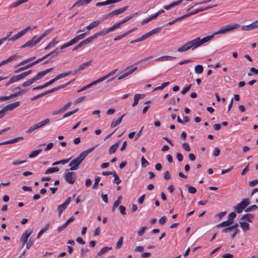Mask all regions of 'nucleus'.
I'll list each match as a JSON object with an SVG mask.
<instances>
[{
	"label": "nucleus",
	"mask_w": 258,
	"mask_h": 258,
	"mask_svg": "<svg viewBox=\"0 0 258 258\" xmlns=\"http://www.w3.org/2000/svg\"><path fill=\"white\" fill-rule=\"evenodd\" d=\"M81 39V34L78 35L77 36H76L74 38L72 39L70 41L64 44L61 46L60 49H62L63 48H65L67 47H69L74 44L78 42Z\"/></svg>",
	"instance_id": "9b49d317"
},
{
	"label": "nucleus",
	"mask_w": 258,
	"mask_h": 258,
	"mask_svg": "<svg viewBox=\"0 0 258 258\" xmlns=\"http://www.w3.org/2000/svg\"><path fill=\"white\" fill-rule=\"evenodd\" d=\"M36 28H37V26H34L33 28L31 27V26H28L26 27L24 29L21 30V31L24 35L29 30H34V29H36Z\"/></svg>",
	"instance_id": "c03bdc74"
},
{
	"label": "nucleus",
	"mask_w": 258,
	"mask_h": 258,
	"mask_svg": "<svg viewBox=\"0 0 258 258\" xmlns=\"http://www.w3.org/2000/svg\"><path fill=\"white\" fill-rule=\"evenodd\" d=\"M138 96H139V95H138V94H135V95L134 98V102L132 104V106L133 107H135V106H136L138 104V103L139 102V100L140 99V98L138 97Z\"/></svg>",
	"instance_id": "5fc2aeb1"
},
{
	"label": "nucleus",
	"mask_w": 258,
	"mask_h": 258,
	"mask_svg": "<svg viewBox=\"0 0 258 258\" xmlns=\"http://www.w3.org/2000/svg\"><path fill=\"white\" fill-rule=\"evenodd\" d=\"M100 180V177L99 176H97L95 178V182L93 184L92 188L94 189H97L98 188V183Z\"/></svg>",
	"instance_id": "09e8293b"
},
{
	"label": "nucleus",
	"mask_w": 258,
	"mask_h": 258,
	"mask_svg": "<svg viewBox=\"0 0 258 258\" xmlns=\"http://www.w3.org/2000/svg\"><path fill=\"white\" fill-rule=\"evenodd\" d=\"M191 84H190L187 86H186L185 87H184L181 91V93L182 94H185L187 91H188L190 88H191Z\"/></svg>",
	"instance_id": "052dcab7"
},
{
	"label": "nucleus",
	"mask_w": 258,
	"mask_h": 258,
	"mask_svg": "<svg viewBox=\"0 0 258 258\" xmlns=\"http://www.w3.org/2000/svg\"><path fill=\"white\" fill-rule=\"evenodd\" d=\"M45 59H46V56H43V57H41V58H39V59H37L36 60H35V61H33V62H31V63H32V66H34V65H35V64H37V63H39V62H40V61H42V60H44Z\"/></svg>",
	"instance_id": "e2e57ef3"
},
{
	"label": "nucleus",
	"mask_w": 258,
	"mask_h": 258,
	"mask_svg": "<svg viewBox=\"0 0 258 258\" xmlns=\"http://www.w3.org/2000/svg\"><path fill=\"white\" fill-rule=\"evenodd\" d=\"M49 227V224H47L45 226V227L42 228L39 232L38 235L37 236V238H39L40 237V236L48 229Z\"/></svg>",
	"instance_id": "f704fd0d"
},
{
	"label": "nucleus",
	"mask_w": 258,
	"mask_h": 258,
	"mask_svg": "<svg viewBox=\"0 0 258 258\" xmlns=\"http://www.w3.org/2000/svg\"><path fill=\"white\" fill-rule=\"evenodd\" d=\"M127 8H128V7L126 6V7L115 10L113 11L114 14H115V15L121 14L123 12H124L127 9Z\"/></svg>",
	"instance_id": "4c0bfd02"
},
{
	"label": "nucleus",
	"mask_w": 258,
	"mask_h": 258,
	"mask_svg": "<svg viewBox=\"0 0 258 258\" xmlns=\"http://www.w3.org/2000/svg\"><path fill=\"white\" fill-rule=\"evenodd\" d=\"M175 58L174 56L165 55L155 59L156 61H166Z\"/></svg>",
	"instance_id": "5701e85b"
},
{
	"label": "nucleus",
	"mask_w": 258,
	"mask_h": 258,
	"mask_svg": "<svg viewBox=\"0 0 258 258\" xmlns=\"http://www.w3.org/2000/svg\"><path fill=\"white\" fill-rule=\"evenodd\" d=\"M81 163V154L76 158L73 159L69 164L70 169L67 170H75L79 168V166Z\"/></svg>",
	"instance_id": "423d86ee"
},
{
	"label": "nucleus",
	"mask_w": 258,
	"mask_h": 258,
	"mask_svg": "<svg viewBox=\"0 0 258 258\" xmlns=\"http://www.w3.org/2000/svg\"><path fill=\"white\" fill-rule=\"evenodd\" d=\"M32 232V230H27L22 234L20 238V241L22 242V246H24L27 243L28 239Z\"/></svg>",
	"instance_id": "6e6552de"
},
{
	"label": "nucleus",
	"mask_w": 258,
	"mask_h": 258,
	"mask_svg": "<svg viewBox=\"0 0 258 258\" xmlns=\"http://www.w3.org/2000/svg\"><path fill=\"white\" fill-rule=\"evenodd\" d=\"M20 105V101H16L13 103H11L7 105L5 107H3L5 111L8 110H12Z\"/></svg>",
	"instance_id": "f8f14e48"
},
{
	"label": "nucleus",
	"mask_w": 258,
	"mask_h": 258,
	"mask_svg": "<svg viewBox=\"0 0 258 258\" xmlns=\"http://www.w3.org/2000/svg\"><path fill=\"white\" fill-rule=\"evenodd\" d=\"M182 147L186 151L189 152L190 150V148L189 146L188 143H183Z\"/></svg>",
	"instance_id": "774afa93"
},
{
	"label": "nucleus",
	"mask_w": 258,
	"mask_h": 258,
	"mask_svg": "<svg viewBox=\"0 0 258 258\" xmlns=\"http://www.w3.org/2000/svg\"><path fill=\"white\" fill-rule=\"evenodd\" d=\"M160 30H161V27H158L155 29H154L152 30H151V31L143 35L142 37L135 39V41H136V42L143 41V40L146 39L147 38H148L149 37L152 36V35L159 33L160 32Z\"/></svg>",
	"instance_id": "20e7f679"
},
{
	"label": "nucleus",
	"mask_w": 258,
	"mask_h": 258,
	"mask_svg": "<svg viewBox=\"0 0 258 258\" xmlns=\"http://www.w3.org/2000/svg\"><path fill=\"white\" fill-rule=\"evenodd\" d=\"M167 218L165 216H162L159 220V222L161 225H164L166 222Z\"/></svg>",
	"instance_id": "0e129e2a"
},
{
	"label": "nucleus",
	"mask_w": 258,
	"mask_h": 258,
	"mask_svg": "<svg viewBox=\"0 0 258 258\" xmlns=\"http://www.w3.org/2000/svg\"><path fill=\"white\" fill-rule=\"evenodd\" d=\"M122 199V196H120L118 197V199L116 201H115L113 204L112 211L114 212L115 209L118 206L119 204L120 203V201Z\"/></svg>",
	"instance_id": "c756f323"
},
{
	"label": "nucleus",
	"mask_w": 258,
	"mask_h": 258,
	"mask_svg": "<svg viewBox=\"0 0 258 258\" xmlns=\"http://www.w3.org/2000/svg\"><path fill=\"white\" fill-rule=\"evenodd\" d=\"M204 70L203 67L202 65L198 64L196 66L195 68V72L198 74H200L203 73Z\"/></svg>",
	"instance_id": "72a5a7b5"
},
{
	"label": "nucleus",
	"mask_w": 258,
	"mask_h": 258,
	"mask_svg": "<svg viewBox=\"0 0 258 258\" xmlns=\"http://www.w3.org/2000/svg\"><path fill=\"white\" fill-rule=\"evenodd\" d=\"M258 28V20L247 25L241 26L243 31H250Z\"/></svg>",
	"instance_id": "1a4fd4ad"
},
{
	"label": "nucleus",
	"mask_w": 258,
	"mask_h": 258,
	"mask_svg": "<svg viewBox=\"0 0 258 258\" xmlns=\"http://www.w3.org/2000/svg\"><path fill=\"white\" fill-rule=\"evenodd\" d=\"M35 81V80L33 78L31 79H30L28 81H26L24 83H23V84L22 85V87L28 86L31 85L32 84H33Z\"/></svg>",
	"instance_id": "a18cd8bd"
},
{
	"label": "nucleus",
	"mask_w": 258,
	"mask_h": 258,
	"mask_svg": "<svg viewBox=\"0 0 258 258\" xmlns=\"http://www.w3.org/2000/svg\"><path fill=\"white\" fill-rule=\"evenodd\" d=\"M160 30H161V27H158L155 29H154L152 30H151V31L143 35L142 37L135 39V41H136V42L143 41V40L146 39L147 38H148L149 37L152 36V35L159 33L160 32Z\"/></svg>",
	"instance_id": "39448f33"
},
{
	"label": "nucleus",
	"mask_w": 258,
	"mask_h": 258,
	"mask_svg": "<svg viewBox=\"0 0 258 258\" xmlns=\"http://www.w3.org/2000/svg\"><path fill=\"white\" fill-rule=\"evenodd\" d=\"M124 116H125V114H123L120 117H119L117 119H116L115 120H113L110 124V127L112 128V127H114L116 126L119 125L121 123L122 118Z\"/></svg>",
	"instance_id": "a211bd4d"
},
{
	"label": "nucleus",
	"mask_w": 258,
	"mask_h": 258,
	"mask_svg": "<svg viewBox=\"0 0 258 258\" xmlns=\"http://www.w3.org/2000/svg\"><path fill=\"white\" fill-rule=\"evenodd\" d=\"M137 14V13L133 14L132 15H131L130 16H128L126 17L123 20L120 21V22L121 23V24L126 23L128 20L131 19L133 17H134L135 16V15H136Z\"/></svg>",
	"instance_id": "37998d69"
},
{
	"label": "nucleus",
	"mask_w": 258,
	"mask_h": 258,
	"mask_svg": "<svg viewBox=\"0 0 258 258\" xmlns=\"http://www.w3.org/2000/svg\"><path fill=\"white\" fill-rule=\"evenodd\" d=\"M180 100V98L179 97L177 98L176 99L175 98L172 97L169 100V103L172 105H175L176 102H178Z\"/></svg>",
	"instance_id": "bf43d9fd"
},
{
	"label": "nucleus",
	"mask_w": 258,
	"mask_h": 258,
	"mask_svg": "<svg viewBox=\"0 0 258 258\" xmlns=\"http://www.w3.org/2000/svg\"><path fill=\"white\" fill-rule=\"evenodd\" d=\"M72 74V72L71 71H69L68 72H66V73H61L60 74H59L58 75H57L55 78V79L56 80V81H57L58 80L61 79V78H64L66 76H68L70 75H71Z\"/></svg>",
	"instance_id": "7c9ffc66"
},
{
	"label": "nucleus",
	"mask_w": 258,
	"mask_h": 258,
	"mask_svg": "<svg viewBox=\"0 0 258 258\" xmlns=\"http://www.w3.org/2000/svg\"><path fill=\"white\" fill-rule=\"evenodd\" d=\"M78 110H79V108H77V109H74L73 111L68 112L63 115V117L66 118L68 116H70L73 115V114H74L75 113L77 112Z\"/></svg>",
	"instance_id": "de8ad7c7"
},
{
	"label": "nucleus",
	"mask_w": 258,
	"mask_h": 258,
	"mask_svg": "<svg viewBox=\"0 0 258 258\" xmlns=\"http://www.w3.org/2000/svg\"><path fill=\"white\" fill-rule=\"evenodd\" d=\"M22 139H23V137H17V138H14L13 139L6 141V142L0 143V146L3 145H7V144H14V143H17L19 141L21 140Z\"/></svg>",
	"instance_id": "dca6fc26"
},
{
	"label": "nucleus",
	"mask_w": 258,
	"mask_h": 258,
	"mask_svg": "<svg viewBox=\"0 0 258 258\" xmlns=\"http://www.w3.org/2000/svg\"><path fill=\"white\" fill-rule=\"evenodd\" d=\"M186 186L188 188V191L190 194H195L197 191V189L195 187L191 186L189 184H186Z\"/></svg>",
	"instance_id": "49530a36"
},
{
	"label": "nucleus",
	"mask_w": 258,
	"mask_h": 258,
	"mask_svg": "<svg viewBox=\"0 0 258 258\" xmlns=\"http://www.w3.org/2000/svg\"><path fill=\"white\" fill-rule=\"evenodd\" d=\"M92 60H89L83 63H82V70L88 68L91 63Z\"/></svg>",
	"instance_id": "680f3d73"
},
{
	"label": "nucleus",
	"mask_w": 258,
	"mask_h": 258,
	"mask_svg": "<svg viewBox=\"0 0 258 258\" xmlns=\"http://www.w3.org/2000/svg\"><path fill=\"white\" fill-rule=\"evenodd\" d=\"M141 161L142 167H146L149 165V163L143 156L141 158Z\"/></svg>",
	"instance_id": "8fccbe9b"
},
{
	"label": "nucleus",
	"mask_w": 258,
	"mask_h": 258,
	"mask_svg": "<svg viewBox=\"0 0 258 258\" xmlns=\"http://www.w3.org/2000/svg\"><path fill=\"white\" fill-rule=\"evenodd\" d=\"M44 74H43V72H39L37 75L34 77L33 78L35 80V81H37L38 80L41 79L42 78H43L44 76Z\"/></svg>",
	"instance_id": "3c124183"
},
{
	"label": "nucleus",
	"mask_w": 258,
	"mask_h": 258,
	"mask_svg": "<svg viewBox=\"0 0 258 258\" xmlns=\"http://www.w3.org/2000/svg\"><path fill=\"white\" fill-rule=\"evenodd\" d=\"M113 176L114 177V182H115L116 184H118L121 182V180L119 179V178L117 174L116 171H113Z\"/></svg>",
	"instance_id": "79ce46f5"
},
{
	"label": "nucleus",
	"mask_w": 258,
	"mask_h": 258,
	"mask_svg": "<svg viewBox=\"0 0 258 258\" xmlns=\"http://www.w3.org/2000/svg\"><path fill=\"white\" fill-rule=\"evenodd\" d=\"M102 22V21H94L92 22L88 26H87L86 28H84L83 30H82V32L84 31L85 29H87L89 30L98 26Z\"/></svg>",
	"instance_id": "4468645a"
},
{
	"label": "nucleus",
	"mask_w": 258,
	"mask_h": 258,
	"mask_svg": "<svg viewBox=\"0 0 258 258\" xmlns=\"http://www.w3.org/2000/svg\"><path fill=\"white\" fill-rule=\"evenodd\" d=\"M42 151L41 149H38L33 151L29 156L30 158H34L37 156Z\"/></svg>",
	"instance_id": "ea45409f"
},
{
	"label": "nucleus",
	"mask_w": 258,
	"mask_h": 258,
	"mask_svg": "<svg viewBox=\"0 0 258 258\" xmlns=\"http://www.w3.org/2000/svg\"><path fill=\"white\" fill-rule=\"evenodd\" d=\"M257 208H258V207L256 205H252V206H249L248 208H247L245 209V211L246 212H250L252 210H256Z\"/></svg>",
	"instance_id": "6e6d98bb"
},
{
	"label": "nucleus",
	"mask_w": 258,
	"mask_h": 258,
	"mask_svg": "<svg viewBox=\"0 0 258 258\" xmlns=\"http://www.w3.org/2000/svg\"><path fill=\"white\" fill-rule=\"evenodd\" d=\"M67 208V206L64 205L63 204H62L58 206V207L57 208V210L58 211L59 216H60L61 213L64 211Z\"/></svg>",
	"instance_id": "58836bf2"
},
{
	"label": "nucleus",
	"mask_w": 258,
	"mask_h": 258,
	"mask_svg": "<svg viewBox=\"0 0 258 258\" xmlns=\"http://www.w3.org/2000/svg\"><path fill=\"white\" fill-rule=\"evenodd\" d=\"M95 39L94 35L82 41V46L86 45Z\"/></svg>",
	"instance_id": "a878e982"
},
{
	"label": "nucleus",
	"mask_w": 258,
	"mask_h": 258,
	"mask_svg": "<svg viewBox=\"0 0 258 258\" xmlns=\"http://www.w3.org/2000/svg\"><path fill=\"white\" fill-rule=\"evenodd\" d=\"M71 81H70L66 84H64L63 85H60L59 86H58V87H55V88H53L50 89L51 93L66 87V86L69 85L71 83Z\"/></svg>",
	"instance_id": "473e14b6"
},
{
	"label": "nucleus",
	"mask_w": 258,
	"mask_h": 258,
	"mask_svg": "<svg viewBox=\"0 0 258 258\" xmlns=\"http://www.w3.org/2000/svg\"><path fill=\"white\" fill-rule=\"evenodd\" d=\"M59 171V168L58 167H52L50 168H48L47 170H46L44 174H48L52 173H54L55 172H57Z\"/></svg>",
	"instance_id": "2f4dec72"
},
{
	"label": "nucleus",
	"mask_w": 258,
	"mask_h": 258,
	"mask_svg": "<svg viewBox=\"0 0 258 258\" xmlns=\"http://www.w3.org/2000/svg\"><path fill=\"white\" fill-rule=\"evenodd\" d=\"M106 31H100L94 34V37L96 39L98 36H103L107 34Z\"/></svg>",
	"instance_id": "603ef678"
},
{
	"label": "nucleus",
	"mask_w": 258,
	"mask_h": 258,
	"mask_svg": "<svg viewBox=\"0 0 258 258\" xmlns=\"http://www.w3.org/2000/svg\"><path fill=\"white\" fill-rule=\"evenodd\" d=\"M240 226L242 230L245 232L249 229V225L246 222H241L240 223Z\"/></svg>",
	"instance_id": "bb28decb"
},
{
	"label": "nucleus",
	"mask_w": 258,
	"mask_h": 258,
	"mask_svg": "<svg viewBox=\"0 0 258 258\" xmlns=\"http://www.w3.org/2000/svg\"><path fill=\"white\" fill-rule=\"evenodd\" d=\"M240 25L239 24L233 23L226 26H224L220 28L217 31L214 33V35H216L218 34H224L227 32H230L234 29L239 28Z\"/></svg>",
	"instance_id": "f03ea898"
},
{
	"label": "nucleus",
	"mask_w": 258,
	"mask_h": 258,
	"mask_svg": "<svg viewBox=\"0 0 258 258\" xmlns=\"http://www.w3.org/2000/svg\"><path fill=\"white\" fill-rule=\"evenodd\" d=\"M50 122V119L49 118H46L44 120H42L37 123L35 124V127H36L37 129L42 127L49 123Z\"/></svg>",
	"instance_id": "4be33fe9"
},
{
	"label": "nucleus",
	"mask_w": 258,
	"mask_h": 258,
	"mask_svg": "<svg viewBox=\"0 0 258 258\" xmlns=\"http://www.w3.org/2000/svg\"><path fill=\"white\" fill-rule=\"evenodd\" d=\"M32 73V70H28V71L25 72L24 73H21L20 75H18L20 80L24 79L28 75H30Z\"/></svg>",
	"instance_id": "c9c22d12"
},
{
	"label": "nucleus",
	"mask_w": 258,
	"mask_h": 258,
	"mask_svg": "<svg viewBox=\"0 0 258 258\" xmlns=\"http://www.w3.org/2000/svg\"><path fill=\"white\" fill-rule=\"evenodd\" d=\"M56 44V43L54 42V40L50 42L45 47V49H48L50 48L51 47H54Z\"/></svg>",
	"instance_id": "69168bd1"
},
{
	"label": "nucleus",
	"mask_w": 258,
	"mask_h": 258,
	"mask_svg": "<svg viewBox=\"0 0 258 258\" xmlns=\"http://www.w3.org/2000/svg\"><path fill=\"white\" fill-rule=\"evenodd\" d=\"M52 29H49L46 30L44 33H43L39 37L38 39L40 41H41L46 35L49 34L50 32L51 31Z\"/></svg>",
	"instance_id": "864d4df0"
},
{
	"label": "nucleus",
	"mask_w": 258,
	"mask_h": 258,
	"mask_svg": "<svg viewBox=\"0 0 258 258\" xmlns=\"http://www.w3.org/2000/svg\"><path fill=\"white\" fill-rule=\"evenodd\" d=\"M121 142V140H119L117 142L112 145L109 149V154H114L117 148L119 147Z\"/></svg>",
	"instance_id": "2eb2a0df"
},
{
	"label": "nucleus",
	"mask_w": 258,
	"mask_h": 258,
	"mask_svg": "<svg viewBox=\"0 0 258 258\" xmlns=\"http://www.w3.org/2000/svg\"><path fill=\"white\" fill-rule=\"evenodd\" d=\"M29 0H19L14 3H13L12 4H11L10 6H9V7L10 8H16L18 6H19V5L24 3H26L27 2H28Z\"/></svg>",
	"instance_id": "b1692460"
},
{
	"label": "nucleus",
	"mask_w": 258,
	"mask_h": 258,
	"mask_svg": "<svg viewBox=\"0 0 258 258\" xmlns=\"http://www.w3.org/2000/svg\"><path fill=\"white\" fill-rule=\"evenodd\" d=\"M234 222V220H232L231 219H228L227 220L223 221L221 223L217 225L218 227H223L229 226L233 224Z\"/></svg>",
	"instance_id": "f3484780"
},
{
	"label": "nucleus",
	"mask_w": 258,
	"mask_h": 258,
	"mask_svg": "<svg viewBox=\"0 0 258 258\" xmlns=\"http://www.w3.org/2000/svg\"><path fill=\"white\" fill-rule=\"evenodd\" d=\"M183 1V0H178L176 2L170 4L168 6H164V8L167 10H169L171 8L180 4Z\"/></svg>",
	"instance_id": "aec40b11"
},
{
	"label": "nucleus",
	"mask_w": 258,
	"mask_h": 258,
	"mask_svg": "<svg viewBox=\"0 0 258 258\" xmlns=\"http://www.w3.org/2000/svg\"><path fill=\"white\" fill-rule=\"evenodd\" d=\"M75 173L73 172H69L64 175L66 181L70 184H73L76 180Z\"/></svg>",
	"instance_id": "9d476101"
},
{
	"label": "nucleus",
	"mask_w": 258,
	"mask_h": 258,
	"mask_svg": "<svg viewBox=\"0 0 258 258\" xmlns=\"http://www.w3.org/2000/svg\"><path fill=\"white\" fill-rule=\"evenodd\" d=\"M111 249V247H104L102 248L97 253V255L100 256L102 254H104L106 252L108 251V250H110Z\"/></svg>",
	"instance_id": "a19ab883"
},
{
	"label": "nucleus",
	"mask_w": 258,
	"mask_h": 258,
	"mask_svg": "<svg viewBox=\"0 0 258 258\" xmlns=\"http://www.w3.org/2000/svg\"><path fill=\"white\" fill-rule=\"evenodd\" d=\"M214 35H215L213 34L212 35L206 36L202 39H201L200 37H198L195 39L189 41L183 44L182 46L179 47L177 49V51L179 52H183L190 49L194 50L211 40L214 37Z\"/></svg>",
	"instance_id": "f257e3e1"
},
{
	"label": "nucleus",
	"mask_w": 258,
	"mask_h": 258,
	"mask_svg": "<svg viewBox=\"0 0 258 258\" xmlns=\"http://www.w3.org/2000/svg\"><path fill=\"white\" fill-rule=\"evenodd\" d=\"M40 41L39 40L38 38H37L36 36H34L30 40L26 42L25 44L22 45L21 46V48H24L27 47H32L35 46L37 43H38Z\"/></svg>",
	"instance_id": "0eeeda50"
},
{
	"label": "nucleus",
	"mask_w": 258,
	"mask_h": 258,
	"mask_svg": "<svg viewBox=\"0 0 258 258\" xmlns=\"http://www.w3.org/2000/svg\"><path fill=\"white\" fill-rule=\"evenodd\" d=\"M24 36V34L22 32V31H20L17 34L14 35L13 36H12L11 38H9V40L14 41L19 38H21L22 36Z\"/></svg>",
	"instance_id": "393cba45"
},
{
	"label": "nucleus",
	"mask_w": 258,
	"mask_h": 258,
	"mask_svg": "<svg viewBox=\"0 0 258 258\" xmlns=\"http://www.w3.org/2000/svg\"><path fill=\"white\" fill-rule=\"evenodd\" d=\"M70 159H71V158H69V159H63V160H61L60 161H56L52 164V165L53 166L57 165L59 164H62L64 165V164L68 163L69 162V161L70 160Z\"/></svg>",
	"instance_id": "e433bc0d"
},
{
	"label": "nucleus",
	"mask_w": 258,
	"mask_h": 258,
	"mask_svg": "<svg viewBox=\"0 0 258 258\" xmlns=\"http://www.w3.org/2000/svg\"><path fill=\"white\" fill-rule=\"evenodd\" d=\"M122 242H123V237L121 236V237H119V238L116 243V249L120 248L122 244Z\"/></svg>",
	"instance_id": "4d7b16f0"
},
{
	"label": "nucleus",
	"mask_w": 258,
	"mask_h": 258,
	"mask_svg": "<svg viewBox=\"0 0 258 258\" xmlns=\"http://www.w3.org/2000/svg\"><path fill=\"white\" fill-rule=\"evenodd\" d=\"M21 56L19 55H18L17 54H15L14 55H13L12 56H11L10 57H9L8 59L5 60H3L2 61V62H0V65H4L6 63H8L9 62H11L12 61L15 60V59H16L19 57H20Z\"/></svg>",
	"instance_id": "ddd939ff"
},
{
	"label": "nucleus",
	"mask_w": 258,
	"mask_h": 258,
	"mask_svg": "<svg viewBox=\"0 0 258 258\" xmlns=\"http://www.w3.org/2000/svg\"><path fill=\"white\" fill-rule=\"evenodd\" d=\"M249 204V199L247 198L245 199L234 207V210L237 213H240Z\"/></svg>",
	"instance_id": "7ed1b4c3"
},
{
	"label": "nucleus",
	"mask_w": 258,
	"mask_h": 258,
	"mask_svg": "<svg viewBox=\"0 0 258 258\" xmlns=\"http://www.w3.org/2000/svg\"><path fill=\"white\" fill-rule=\"evenodd\" d=\"M50 122V119L49 118H46L44 120H42L37 123L35 124V127H36L37 129L42 127L49 123Z\"/></svg>",
	"instance_id": "412c9836"
},
{
	"label": "nucleus",
	"mask_w": 258,
	"mask_h": 258,
	"mask_svg": "<svg viewBox=\"0 0 258 258\" xmlns=\"http://www.w3.org/2000/svg\"><path fill=\"white\" fill-rule=\"evenodd\" d=\"M19 80H20V79H19L18 75H15V76H13L10 79V82H12V83H13L16 82L17 81H18Z\"/></svg>",
	"instance_id": "338daca9"
},
{
	"label": "nucleus",
	"mask_w": 258,
	"mask_h": 258,
	"mask_svg": "<svg viewBox=\"0 0 258 258\" xmlns=\"http://www.w3.org/2000/svg\"><path fill=\"white\" fill-rule=\"evenodd\" d=\"M32 63H29L27 65L25 66H24V67H21V68H19V69H18L17 70H16L15 71V73H19L21 71H24L25 70H27L30 68H31V67H32Z\"/></svg>",
	"instance_id": "c85d7f7f"
},
{
	"label": "nucleus",
	"mask_w": 258,
	"mask_h": 258,
	"mask_svg": "<svg viewBox=\"0 0 258 258\" xmlns=\"http://www.w3.org/2000/svg\"><path fill=\"white\" fill-rule=\"evenodd\" d=\"M253 217V215L251 214H246L242 216L241 219L245 220L249 222H252V218Z\"/></svg>",
	"instance_id": "cd10ccee"
},
{
	"label": "nucleus",
	"mask_w": 258,
	"mask_h": 258,
	"mask_svg": "<svg viewBox=\"0 0 258 258\" xmlns=\"http://www.w3.org/2000/svg\"><path fill=\"white\" fill-rule=\"evenodd\" d=\"M97 145H96L95 146H94L86 151H84L83 152H82V161L85 159V158L91 152L93 151L95 148L96 147H97Z\"/></svg>",
	"instance_id": "6ab92c4d"
},
{
	"label": "nucleus",
	"mask_w": 258,
	"mask_h": 258,
	"mask_svg": "<svg viewBox=\"0 0 258 258\" xmlns=\"http://www.w3.org/2000/svg\"><path fill=\"white\" fill-rule=\"evenodd\" d=\"M59 52V51H58V48H56V49H54L53 51H52L50 53H49L45 55V56H46V58L49 56H50L51 55H52V54H55V56H56L58 54Z\"/></svg>",
	"instance_id": "13d9d810"
}]
</instances>
